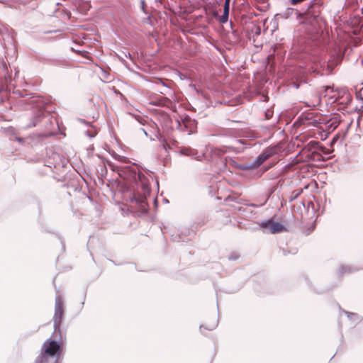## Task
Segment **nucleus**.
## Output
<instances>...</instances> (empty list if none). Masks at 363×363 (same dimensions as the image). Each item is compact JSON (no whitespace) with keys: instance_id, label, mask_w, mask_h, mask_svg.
<instances>
[{"instance_id":"obj_1","label":"nucleus","mask_w":363,"mask_h":363,"mask_svg":"<svg viewBox=\"0 0 363 363\" xmlns=\"http://www.w3.org/2000/svg\"><path fill=\"white\" fill-rule=\"evenodd\" d=\"M123 172L124 174H120L119 177L124 180L135 183L140 182L143 187L147 186L148 179L143 174L138 172L135 167L124 166Z\"/></svg>"},{"instance_id":"obj_2","label":"nucleus","mask_w":363,"mask_h":363,"mask_svg":"<svg viewBox=\"0 0 363 363\" xmlns=\"http://www.w3.org/2000/svg\"><path fill=\"white\" fill-rule=\"evenodd\" d=\"M62 350V348L61 344L54 340L50 339L47 340L43 343L42 347V352L57 357V359H58L59 356L60 355Z\"/></svg>"},{"instance_id":"obj_3","label":"nucleus","mask_w":363,"mask_h":363,"mask_svg":"<svg viewBox=\"0 0 363 363\" xmlns=\"http://www.w3.org/2000/svg\"><path fill=\"white\" fill-rule=\"evenodd\" d=\"M64 314L63 303L60 297H57L55 300V308L54 315V326L55 330H59L62 315Z\"/></svg>"},{"instance_id":"obj_4","label":"nucleus","mask_w":363,"mask_h":363,"mask_svg":"<svg viewBox=\"0 0 363 363\" xmlns=\"http://www.w3.org/2000/svg\"><path fill=\"white\" fill-rule=\"evenodd\" d=\"M261 227L272 234L281 233L284 230V226L281 223L272 220L262 223Z\"/></svg>"},{"instance_id":"obj_5","label":"nucleus","mask_w":363,"mask_h":363,"mask_svg":"<svg viewBox=\"0 0 363 363\" xmlns=\"http://www.w3.org/2000/svg\"><path fill=\"white\" fill-rule=\"evenodd\" d=\"M275 152L274 149H267L261 155L258 156L255 162V166L258 167L261 165L267 159L272 157Z\"/></svg>"},{"instance_id":"obj_6","label":"nucleus","mask_w":363,"mask_h":363,"mask_svg":"<svg viewBox=\"0 0 363 363\" xmlns=\"http://www.w3.org/2000/svg\"><path fill=\"white\" fill-rule=\"evenodd\" d=\"M57 357L42 352L38 359V363H58Z\"/></svg>"},{"instance_id":"obj_7","label":"nucleus","mask_w":363,"mask_h":363,"mask_svg":"<svg viewBox=\"0 0 363 363\" xmlns=\"http://www.w3.org/2000/svg\"><path fill=\"white\" fill-rule=\"evenodd\" d=\"M229 8H230V5H224L223 13L219 18V21L220 23H225L228 21V16H229Z\"/></svg>"},{"instance_id":"obj_8","label":"nucleus","mask_w":363,"mask_h":363,"mask_svg":"<svg viewBox=\"0 0 363 363\" xmlns=\"http://www.w3.org/2000/svg\"><path fill=\"white\" fill-rule=\"evenodd\" d=\"M108 167H110V169L115 172H117V174H118V176L120 174H124L123 172V168L124 166L123 165H116L114 164H113L112 162H108Z\"/></svg>"},{"instance_id":"obj_9","label":"nucleus","mask_w":363,"mask_h":363,"mask_svg":"<svg viewBox=\"0 0 363 363\" xmlns=\"http://www.w3.org/2000/svg\"><path fill=\"white\" fill-rule=\"evenodd\" d=\"M309 145L311 146V148L313 149L318 150L325 154L329 153V151L325 147L320 146L318 142L312 141L309 143Z\"/></svg>"},{"instance_id":"obj_10","label":"nucleus","mask_w":363,"mask_h":363,"mask_svg":"<svg viewBox=\"0 0 363 363\" xmlns=\"http://www.w3.org/2000/svg\"><path fill=\"white\" fill-rule=\"evenodd\" d=\"M114 158L122 164H128L130 162L129 160L127 157L119 155H116V156H114Z\"/></svg>"},{"instance_id":"obj_11","label":"nucleus","mask_w":363,"mask_h":363,"mask_svg":"<svg viewBox=\"0 0 363 363\" xmlns=\"http://www.w3.org/2000/svg\"><path fill=\"white\" fill-rule=\"evenodd\" d=\"M230 0H225L224 5H230Z\"/></svg>"},{"instance_id":"obj_12","label":"nucleus","mask_w":363,"mask_h":363,"mask_svg":"<svg viewBox=\"0 0 363 363\" xmlns=\"http://www.w3.org/2000/svg\"><path fill=\"white\" fill-rule=\"evenodd\" d=\"M313 21H317L316 18H313Z\"/></svg>"}]
</instances>
